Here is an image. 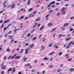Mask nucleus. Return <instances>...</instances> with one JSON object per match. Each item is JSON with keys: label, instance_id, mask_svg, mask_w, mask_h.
<instances>
[{"label": "nucleus", "instance_id": "f257e3e1", "mask_svg": "<svg viewBox=\"0 0 74 74\" xmlns=\"http://www.w3.org/2000/svg\"><path fill=\"white\" fill-rule=\"evenodd\" d=\"M27 59V58L25 57V56L23 57V58L22 59V61H23V62H25L26 60Z\"/></svg>", "mask_w": 74, "mask_h": 74}, {"label": "nucleus", "instance_id": "f03ea898", "mask_svg": "<svg viewBox=\"0 0 74 74\" xmlns=\"http://www.w3.org/2000/svg\"><path fill=\"white\" fill-rule=\"evenodd\" d=\"M8 37L9 39H11V38H12V39H13L14 38V37L12 35L9 36Z\"/></svg>", "mask_w": 74, "mask_h": 74}, {"label": "nucleus", "instance_id": "7ed1b4c3", "mask_svg": "<svg viewBox=\"0 0 74 74\" xmlns=\"http://www.w3.org/2000/svg\"><path fill=\"white\" fill-rule=\"evenodd\" d=\"M53 54H55V52L53 51L51 52V53H49V56H51L52 55H53Z\"/></svg>", "mask_w": 74, "mask_h": 74}, {"label": "nucleus", "instance_id": "20e7f679", "mask_svg": "<svg viewBox=\"0 0 74 74\" xmlns=\"http://www.w3.org/2000/svg\"><path fill=\"white\" fill-rule=\"evenodd\" d=\"M21 58V56H17L15 58V59H20V58Z\"/></svg>", "mask_w": 74, "mask_h": 74}, {"label": "nucleus", "instance_id": "39448f33", "mask_svg": "<svg viewBox=\"0 0 74 74\" xmlns=\"http://www.w3.org/2000/svg\"><path fill=\"white\" fill-rule=\"evenodd\" d=\"M69 25V23H65L63 25V26L64 27H66V26H67V25Z\"/></svg>", "mask_w": 74, "mask_h": 74}, {"label": "nucleus", "instance_id": "423d86ee", "mask_svg": "<svg viewBox=\"0 0 74 74\" xmlns=\"http://www.w3.org/2000/svg\"><path fill=\"white\" fill-rule=\"evenodd\" d=\"M25 54H27V53H28V50H27V48L25 49Z\"/></svg>", "mask_w": 74, "mask_h": 74}, {"label": "nucleus", "instance_id": "0eeeda50", "mask_svg": "<svg viewBox=\"0 0 74 74\" xmlns=\"http://www.w3.org/2000/svg\"><path fill=\"white\" fill-rule=\"evenodd\" d=\"M62 13V14L63 15H65V14H66V11L65 10H64L62 12H61Z\"/></svg>", "mask_w": 74, "mask_h": 74}, {"label": "nucleus", "instance_id": "6e6552de", "mask_svg": "<svg viewBox=\"0 0 74 74\" xmlns=\"http://www.w3.org/2000/svg\"><path fill=\"white\" fill-rule=\"evenodd\" d=\"M49 59V58H47L46 57H45L44 59V60H45L46 61L48 60Z\"/></svg>", "mask_w": 74, "mask_h": 74}, {"label": "nucleus", "instance_id": "1a4fd4ad", "mask_svg": "<svg viewBox=\"0 0 74 74\" xmlns=\"http://www.w3.org/2000/svg\"><path fill=\"white\" fill-rule=\"evenodd\" d=\"M12 71V68H10L9 69L8 71V73H9V72L10 71Z\"/></svg>", "mask_w": 74, "mask_h": 74}, {"label": "nucleus", "instance_id": "9d476101", "mask_svg": "<svg viewBox=\"0 0 74 74\" xmlns=\"http://www.w3.org/2000/svg\"><path fill=\"white\" fill-rule=\"evenodd\" d=\"M53 23H49L48 24V25L49 26V27H50L52 25H53Z\"/></svg>", "mask_w": 74, "mask_h": 74}, {"label": "nucleus", "instance_id": "9b49d317", "mask_svg": "<svg viewBox=\"0 0 74 74\" xmlns=\"http://www.w3.org/2000/svg\"><path fill=\"white\" fill-rule=\"evenodd\" d=\"M1 69H3L4 70L5 69V66L4 65L3 66H2Z\"/></svg>", "mask_w": 74, "mask_h": 74}, {"label": "nucleus", "instance_id": "f8f14e48", "mask_svg": "<svg viewBox=\"0 0 74 74\" xmlns=\"http://www.w3.org/2000/svg\"><path fill=\"white\" fill-rule=\"evenodd\" d=\"M40 17H38V19H36V21H40Z\"/></svg>", "mask_w": 74, "mask_h": 74}, {"label": "nucleus", "instance_id": "ddd939ff", "mask_svg": "<svg viewBox=\"0 0 74 74\" xmlns=\"http://www.w3.org/2000/svg\"><path fill=\"white\" fill-rule=\"evenodd\" d=\"M33 46H34V44H32V45H30L29 47L32 49L33 48Z\"/></svg>", "mask_w": 74, "mask_h": 74}, {"label": "nucleus", "instance_id": "4468645a", "mask_svg": "<svg viewBox=\"0 0 74 74\" xmlns=\"http://www.w3.org/2000/svg\"><path fill=\"white\" fill-rule=\"evenodd\" d=\"M55 3V1H53V2H51L50 3V4L51 5L52 4H54Z\"/></svg>", "mask_w": 74, "mask_h": 74}, {"label": "nucleus", "instance_id": "2eb2a0df", "mask_svg": "<svg viewBox=\"0 0 74 74\" xmlns=\"http://www.w3.org/2000/svg\"><path fill=\"white\" fill-rule=\"evenodd\" d=\"M38 23H35V25L34 26V27H36V26H37Z\"/></svg>", "mask_w": 74, "mask_h": 74}, {"label": "nucleus", "instance_id": "dca6fc26", "mask_svg": "<svg viewBox=\"0 0 74 74\" xmlns=\"http://www.w3.org/2000/svg\"><path fill=\"white\" fill-rule=\"evenodd\" d=\"M15 70H15V68L14 67H13V71L12 72V73H15Z\"/></svg>", "mask_w": 74, "mask_h": 74}, {"label": "nucleus", "instance_id": "f3484780", "mask_svg": "<svg viewBox=\"0 0 74 74\" xmlns=\"http://www.w3.org/2000/svg\"><path fill=\"white\" fill-rule=\"evenodd\" d=\"M30 0H29L28 1V3H27V5H30Z\"/></svg>", "mask_w": 74, "mask_h": 74}, {"label": "nucleus", "instance_id": "a211bd4d", "mask_svg": "<svg viewBox=\"0 0 74 74\" xmlns=\"http://www.w3.org/2000/svg\"><path fill=\"white\" fill-rule=\"evenodd\" d=\"M37 38V37H34L33 38H32V40L33 41H34V40H36V39Z\"/></svg>", "mask_w": 74, "mask_h": 74}, {"label": "nucleus", "instance_id": "6ab92c4d", "mask_svg": "<svg viewBox=\"0 0 74 74\" xmlns=\"http://www.w3.org/2000/svg\"><path fill=\"white\" fill-rule=\"evenodd\" d=\"M44 26H42L41 27V28H40V30H42V29H43V28H44Z\"/></svg>", "mask_w": 74, "mask_h": 74}, {"label": "nucleus", "instance_id": "aec40b11", "mask_svg": "<svg viewBox=\"0 0 74 74\" xmlns=\"http://www.w3.org/2000/svg\"><path fill=\"white\" fill-rule=\"evenodd\" d=\"M65 57H66V59L69 58V54H66L65 56Z\"/></svg>", "mask_w": 74, "mask_h": 74}, {"label": "nucleus", "instance_id": "412c9836", "mask_svg": "<svg viewBox=\"0 0 74 74\" xmlns=\"http://www.w3.org/2000/svg\"><path fill=\"white\" fill-rule=\"evenodd\" d=\"M52 43H50L49 45V47H51L52 45Z\"/></svg>", "mask_w": 74, "mask_h": 74}, {"label": "nucleus", "instance_id": "4be33fe9", "mask_svg": "<svg viewBox=\"0 0 74 74\" xmlns=\"http://www.w3.org/2000/svg\"><path fill=\"white\" fill-rule=\"evenodd\" d=\"M49 67L50 68V69H52V68H53V65H51L49 66Z\"/></svg>", "mask_w": 74, "mask_h": 74}, {"label": "nucleus", "instance_id": "5701e85b", "mask_svg": "<svg viewBox=\"0 0 74 74\" xmlns=\"http://www.w3.org/2000/svg\"><path fill=\"white\" fill-rule=\"evenodd\" d=\"M62 55V52H61L59 53L58 54V55H59V56H60Z\"/></svg>", "mask_w": 74, "mask_h": 74}, {"label": "nucleus", "instance_id": "b1692460", "mask_svg": "<svg viewBox=\"0 0 74 74\" xmlns=\"http://www.w3.org/2000/svg\"><path fill=\"white\" fill-rule=\"evenodd\" d=\"M74 18V17L73 16H72L70 18V19L71 20H73V19Z\"/></svg>", "mask_w": 74, "mask_h": 74}, {"label": "nucleus", "instance_id": "393cba45", "mask_svg": "<svg viewBox=\"0 0 74 74\" xmlns=\"http://www.w3.org/2000/svg\"><path fill=\"white\" fill-rule=\"evenodd\" d=\"M62 35H63V34H60L59 35L58 37H59L60 38H61V37H62Z\"/></svg>", "mask_w": 74, "mask_h": 74}, {"label": "nucleus", "instance_id": "a878e982", "mask_svg": "<svg viewBox=\"0 0 74 74\" xmlns=\"http://www.w3.org/2000/svg\"><path fill=\"white\" fill-rule=\"evenodd\" d=\"M65 8H63L62 10H61V12L63 11H65Z\"/></svg>", "mask_w": 74, "mask_h": 74}, {"label": "nucleus", "instance_id": "bb28decb", "mask_svg": "<svg viewBox=\"0 0 74 74\" xmlns=\"http://www.w3.org/2000/svg\"><path fill=\"white\" fill-rule=\"evenodd\" d=\"M70 39H71V38H66V41H69V40H70Z\"/></svg>", "mask_w": 74, "mask_h": 74}, {"label": "nucleus", "instance_id": "cd10ccee", "mask_svg": "<svg viewBox=\"0 0 74 74\" xmlns=\"http://www.w3.org/2000/svg\"><path fill=\"white\" fill-rule=\"evenodd\" d=\"M12 33V31H9L8 33V34H10V33Z\"/></svg>", "mask_w": 74, "mask_h": 74}, {"label": "nucleus", "instance_id": "c85d7f7f", "mask_svg": "<svg viewBox=\"0 0 74 74\" xmlns=\"http://www.w3.org/2000/svg\"><path fill=\"white\" fill-rule=\"evenodd\" d=\"M7 2V1H5L4 2L3 4V5H5V4Z\"/></svg>", "mask_w": 74, "mask_h": 74}, {"label": "nucleus", "instance_id": "c756f323", "mask_svg": "<svg viewBox=\"0 0 74 74\" xmlns=\"http://www.w3.org/2000/svg\"><path fill=\"white\" fill-rule=\"evenodd\" d=\"M6 52H10V49H8L6 51Z\"/></svg>", "mask_w": 74, "mask_h": 74}, {"label": "nucleus", "instance_id": "7c9ffc66", "mask_svg": "<svg viewBox=\"0 0 74 74\" xmlns=\"http://www.w3.org/2000/svg\"><path fill=\"white\" fill-rule=\"evenodd\" d=\"M70 70L71 71H73V68H71L70 69Z\"/></svg>", "mask_w": 74, "mask_h": 74}, {"label": "nucleus", "instance_id": "2f4dec72", "mask_svg": "<svg viewBox=\"0 0 74 74\" xmlns=\"http://www.w3.org/2000/svg\"><path fill=\"white\" fill-rule=\"evenodd\" d=\"M61 69H58L57 70V71L58 72H60V71H61Z\"/></svg>", "mask_w": 74, "mask_h": 74}, {"label": "nucleus", "instance_id": "473e14b6", "mask_svg": "<svg viewBox=\"0 0 74 74\" xmlns=\"http://www.w3.org/2000/svg\"><path fill=\"white\" fill-rule=\"evenodd\" d=\"M56 29V28H54L51 31V32H53V31H54Z\"/></svg>", "mask_w": 74, "mask_h": 74}, {"label": "nucleus", "instance_id": "72a5a7b5", "mask_svg": "<svg viewBox=\"0 0 74 74\" xmlns=\"http://www.w3.org/2000/svg\"><path fill=\"white\" fill-rule=\"evenodd\" d=\"M14 7H15V5H14V4H13V6H12V8H14Z\"/></svg>", "mask_w": 74, "mask_h": 74}, {"label": "nucleus", "instance_id": "f704fd0d", "mask_svg": "<svg viewBox=\"0 0 74 74\" xmlns=\"http://www.w3.org/2000/svg\"><path fill=\"white\" fill-rule=\"evenodd\" d=\"M11 42H13L14 41V39H11Z\"/></svg>", "mask_w": 74, "mask_h": 74}, {"label": "nucleus", "instance_id": "c9c22d12", "mask_svg": "<svg viewBox=\"0 0 74 74\" xmlns=\"http://www.w3.org/2000/svg\"><path fill=\"white\" fill-rule=\"evenodd\" d=\"M24 16H22L20 18V19H22L23 18H24Z\"/></svg>", "mask_w": 74, "mask_h": 74}, {"label": "nucleus", "instance_id": "e433bc0d", "mask_svg": "<svg viewBox=\"0 0 74 74\" xmlns=\"http://www.w3.org/2000/svg\"><path fill=\"white\" fill-rule=\"evenodd\" d=\"M68 61H71L72 60V58H71L68 60Z\"/></svg>", "mask_w": 74, "mask_h": 74}, {"label": "nucleus", "instance_id": "4c0bfd02", "mask_svg": "<svg viewBox=\"0 0 74 74\" xmlns=\"http://www.w3.org/2000/svg\"><path fill=\"white\" fill-rule=\"evenodd\" d=\"M12 5H11L9 6H8V8H10V7H12Z\"/></svg>", "mask_w": 74, "mask_h": 74}, {"label": "nucleus", "instance_id": "58836bf2", "mask_svg": "<svg viewBox=\"0 0 74 74\" xmlns=\"http://www.w3.org/2000/svg\"><path fill=\"white\" fill-rule=\"evenodd\" d=\"M69 47H70V46L69 45H68L66 47V48H67V49H69Z\"/></svg>", "mask_w": 74, "mask_h": 74}, {"label": "nucleus", "instance_id": "ea45409f", "mask_svg": "<svg viewBox=\"0 0 74 74\" xmlns=\"http://www.w3.org/2000/svg\"><path fill=\"white\" fill-rule=\"evenodd\" d=\"M8 21H9V20H6V21H5V22H4V23H7V22H8Z\"/></svg>", "mask_w": 74, "mask_h": 74}, {"label": "nucleus", "instance_id": "a19ab883", "mask_svg": "<svg viewBox=\"0 0 74 74\" xmlns=\"http://www.w3.org/2000/svg\"><path fill=\"white\" fill-rule=\"evenodd\" d=\"M36 12H37V11H35L33 13V14H36Z\"/></svg>", "mask_w": 74, "mask_h": 74}, {"label": "nucleus", "instance_id": "79ce46f5", "mask_svg": "<svg viewBox=\"0 0 74 74\" xmlns=\"http://www.w3.org/2000/svg\"><path fill=\"white\" fill-rule=\"evenodd\" d=\"M5 59H6V56H5L4 57L3 60H5Z\"/></svg>", "mask_w": 74, "mask_h": 74}, {"label": "nucleus", "instance_id": "37998d69", "mask_svg": "<svg viewBox=\"0 0 74 74\" xmlns=\"http://www.w3.org/2000/svg\"><path fill=\"white\" fill-rule=\"evenodd\" d=\"M45 73V71H42V74H44Z\"/></svg>", "mask_w": 74, "mask_h": 74}, {"label": "nucleus", "instance_id": "c03bdc74", "mask_svg": "<svg viewBox=\"0 0 74 74\" xmlns=\"http://www.w3.org/2000/svg\"><path fill=\"white\" fill-rule=\"evenodd\" d=\"M35 30H36V29H33V30L32 31V32L33 33V32H34V31Z\"/></svg>", "mask_w": 74, "mask_h": 74}, {"label": "nucleus", "instance_id": "a18cd8bd", "mask_svg": "<svg viewBox=\"0 0 74 74\" xmlns=\"http://www.w3.org/2000/svg\"><path fill=\"white\" fill-rule=\"evenodd\" d=\"M6 29H7V27H5V28H4V31H5V30H6Z\"/></svg>", "mask_w": 74, "mask_h": 74}, {"label": "nucleus", "instance_id": "49530a36", "mask_svg": "<svg viewBox=\"0 0 74 74\" xmlns=\"http://www.w3.org/2000/svg\"><path fill=\"white\" fill-rule=\"evenodd\" d=\"M51 4L50 3L48 5V6H47V8H49V7H50V5H51Z\"/></svg>", "mask_w": 74, "mask_h": 74}, {"label": "nucleus", "instance_id": "de8ad7c7", "mask_svg": "<svg viewBox=\"0 0 74 74\" xmlns=\"http://www.w3.org/2000/svg\"><path fill=\"white\" fill-rule=\"evenodd\" d=\"M52 11H53V10H51L49 11V13H51V12H52Z\"/></svg>", "mask_w": 74, "mask_h": 74}, {"label": "nucleus", "instance_id": "09e8293b", "mask_svg": "<svg viewBox=\"0 0 74 74\" xmlns=\"http://www.w3.org/2000/svg\"><path fill=\"white\" fill-rule=\"evenodd\" d=\"M66 45H67V44L64 45L63 47H64V48H65V47H66Z\"/></svg>", "mask_w": 74, "mask_h": 74}, {"label": "nucleus", "instance_id": "8fccbe9b", "mask_svg": "<svg viewBox=\"0 0 74 74\" xmlns=\"http://www.w3.org/2000/svg\"><path fill=\"white\" fill-rule=\"evenodd\" d=\"M30 64L29 63L27 64V66H30Z\"/></svg>", "mask_w": 74, "mask_h": 74}, {"label": "nucleus", "instance_id": "3c124183", "mask_svg": "<svg viewBox=\"0 0 74 74\" xmlns=\"http://www.w3.org/2000/svg\"><path fill=\"white\" fill-rule=\"evenodd\" d=\"M62 66H63V64H61L60 65V67H62Z\"/></svg>", "mask_w": 74, "mask_h": 74}, {"label": "nucleus", "instance_id": "603ef678", "mask_svg": "<svg viewBox=\"0 0 74 74\" xmlns=\"http://www.w3.org/2000/svg\"><path fill=\"white\" fill-rule=\"evenodd\" d=\"M32 8H31L30 9L28 10V11H32Z\"/></svg>", "mask_w": 74, "mask_h": 74}, {"label": "nucleus", "instance_id": "864d4df0", "mask_svg": "<svg viewBox=\"0 0 74 74\" xmlns=\"http://www.w3.org/2000/svg\"><path fill=\"white\" fill-rule=\"evenodd\" d=\"M30 34H28L27 35V37H29V36H30Z\"/></svg>", "mask_w": 74, "mask_h": 74}, {"label": "nucleus", "instance_id": "5fc2aeb1", "mask_svg": "<svg viewBox=\"0 0 74 74\" xmlns=\"http://www.w3.org/2000/svg\"><path fill=\"white\" fill-rule=\"evenodd\" d=\"M71 7H74V4H72V5H71Z\"/></svg>", "mask_w": 74, "mask_h": 74}, {"label": "nucleus", "instance_id": "6e6d98bb", "mask_svg": "<svg viewBox=\"0 0 74 74\" xmlns=\"http://www.w3.org/2000/svg\"><path fill=\"white\" fill-rule=\"evenodd\" d=\"M57 16H59V15H60V13H57Z\"/></svg>", "mask_w": 74, "mask_h": 74}, {"label": "nucleus", "instance_id": "4d7b16f0", "mask_svg": "<svg viewBox=\"0 0 74 74\" xmlns=\"http://www.w3.org/2000/svg\"><path fill=\"white\" fill-rule=\"evenodd\" d=\"M7 34L6 33L5 34V37H7Z\"/></svg>", "mask_w": 74, "mask_h": 74}, {"label": "nucleus", "instance_id": "13d9d810", "mask_svg": "<svg viewBox=\"0 0 74 74\" xmlns=\"http://www.w3.org/2000/svg\"><path fill=\"white\" fill-rule=\"evenodd\" d=\"M62 37H66V35H62Z\"/></svg>", "mask_w": 74, "mask_h": 74}, {"label": "nucleus", "instance_id": "bf43d9fd", "mask_svg": "<svg viewBox=\"0 0 74 74\" xmlns=\"http://www.w3.org/2000/svg\"><path fill=\"white\" fill-rule=\"evenodd\" d=\"M4 71H2L1 72V74H4Z\"/></svg>", "mask_w": 74, "mask_h": 74}, {"label": "nucleus", "instance_id": "052dcab7", "mask_svg": "<svg viewBox=\"0 0 74 74\" xmlns=\"http://www.w3.org/2000/svg\"><path fill=\"white\" fill-rule=\"evenodd\" d=\"M40 74V72H37V74Z\"/></svg>", "mask_w": 74, "mask_h": 74}, {"label": "nucleus", "instance_id": "680f3d73", "mask_svg": "<svg viewBox=\"0 0 74 74\" xmlns=\"http://www.w3.org/2000/svg\"><path fill=\"white\" fill-rule=\"evenodd\" d=\"M13 58H14V56H12L11 58V59H12Z\"/></svg>", "mask_w": 74, "mask_h": 74}, {"label": "nucleus", "instance_id": "e2e57ef3", "mask_svg": "<svg viewBox=\"0 0 74 74\" xmlns=\"http://www.w3.org/2000/svg\"><path fill=\"white\" fill-rule=\"evenodd\" d=\"M68 45L70 47V46H71V44H70V43H69V44H68Z\"/></svg>", "mask_w": 74, "mask_h": 74}, {"label": "nucleus", "instance_id": "0e129e2a", "mask_svg": "<svg viewBox=\"0 0 74 74\" xmlns=\"http://www.w3.org/2000/svg\"><path fill=\"white\" fill-rule=\"evenodd\" d=\"M59 4H60V3H57L56 4V5H59Z\"/></svg>", "mask_w": 74, "mask_h": 74}, {"label": "nucleus", "instance_id": "69168bd1", "mask_svg": "<svg viewBox=\"0 0 74 74\" xmlns=\"http://www.w3.org/2000/svg\"><path fill=\"white\" fill-rule=\"evenodd\" d=\"M73 28H71L70 29V31H73Z\"/></svg>", "mask_w": 74, "mask_h": 74}, {"label": "nucleus", "instance_id": "338daca9", "mask_svg": "<svg viewBox=\"0 0 74 74\" xmlns=\"http://www.w3.org/2000/svg\"><path fill=\"white\" fill-rule=\"evenodd\" d=\"M37 60H34L35 63H37Z\"/></svg>", "mask_w": 74, "mask_h": 74}, {"label": "nucleus", "instance_id": "774afa93", "mask_svg": "<svg viewBox=\"0 0 74 74\" xmlns=\"http://www.w3.org/2000/svg\"><path fill=\"white\" fill-rule=\"evenodd\" d=\"M73 41H71L69 43L70 44H72L73 43Z\"/></svg>", "mask_w": 74, "mask_h": 74}]
</instances>
